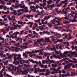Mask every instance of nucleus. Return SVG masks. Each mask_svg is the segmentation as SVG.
Masks as SVG:
<instances>
[{
    "label": "nucleus",
    "mask_w": 77,
    "mask_h": 77,
    "mask_svg": "<svg viewBox=\"0 0 77 77\" xmlns=\"http://www.w3.org/2000/svg\"><path fill=\"white\" fill-rule=\"evenodd\" d=\"M44 39L42 38L41 39H38L37 42H34V45H42V42H44Z\"/></svg>",
    "instance_id": "f257e3e1"
},
{
    "label": "nucleus",
    "mask_w": 77,
    "mask_h": 77,
    "mask_svg": "<svg viewBox=\"0 0 77 77\" xmlns=\"http://www.w3.org/2000/svg\"><path fill=\"white\" fill-rule=\"evenodd\" d=\"M27 71H30V69H27L26 70H25L24 72H23V70L21 69H19L17 70V72L19 73V75L21 74V72H22V74H25V75L27 74L28 73Z\"/></svg>",
    "instance_id": "f03ea898"
},
{
    "label": "nucleus",
    "mask_w": 77,
    "mask_h": 77,
    "mask_svg": "<svg viewBox=\"0 0 77 77\" xmlns=\"http://www.w3.org/2000/svg\"><path fill=\"white\" fill-rule=\"evenodd\" d=\"M21 3L22 4H19V7L20 8H24L25 12H29V10L27 7H26V6L24 4V2L22 1Z\"/></svg>",
    "instance_id": "7ed1b4c3"
},
{
    "label": "nucleus",
    "mask_w": 77,
    "mask_h": 77,
    "mask_svg": "<svg viewBox=\"0 0 77 77\" xmlns=\"http://www.w3.org/2000/svg\"><path fill=\"white\" fill-rule=\"evenodd\" d=\"M9 29H10V26H8L7 28V27L4 28L3 29H1V30L2 32H4L3 34L5 35L6 33H7L9 31Z\"/></svg>",
    "instance_id": "20e7f679"
},
{
    "label": "nucleus",
    "mask_w": 77,
    "mask_h": 77,
    "mask_svg": "<svg viewBox=\"0 0 77 77\" xmlns=\"http://www.w3.org/2000/svg\"><path fill=\"white\" fill-rule=\"evenodd\" d=\"M15 45L16 46H17V47H20L21 48V49H26V48H28V46H27V45H25V46H24V45H23V46H20V43H18L16 44H15Z\"/></svg>",
    "instance_id": "39448f33"
},
{
    "label": "nucleus",
    "mask_w": 77,
    "mask_h": 77,
    "mask_svg": "<svg viewBox=\"0 0 77 77\" xmlns=\"http://www.w3.org/2000/svg\"><path fill=\"white\" fill-rule=\"evenodd\" d=\"M15 2H16V5L14 6L15 8L16 9H18V8H19V5H20V4H19V1L17 0H15Z\"/></svg>",
    "instance_id": "423d86ee"
},
{
    "label": "nucleus",
    "mask_w": 77,
    "mask_h": 77,
    "mask_svg": "<svg viewBox=\"0 0 77 77\" xmlns=\"http://www.w3.org/2000/svg\"><path fill=\"white\" fill-rule=\"evenodd\" d=\"M71 36V34H68L65 37V39H67V40H69V39H71V38H72V37H70Z\"/></svg>",
    "instance_id": "0eeeda50"
},
{
    "label": "nucleus",
    "mask_w": 77,
    "mask_h": 77,
    "mask_svg": "<svg viewBox=\"0 0 77 77\" xmlns=\"http://www.w3.org/2000/svg\"><path fill=\"white\" fill-rule=\"evenodd\" d=\"M7 68L8 69V71H9L10 72H11L12 74H14V72L13 71V70L10 67H7Z\"/></svg>",
    "instance_id": "6e6552de"
},
{
    "label": "nucleus",
    "mask_w": 77,
    "mask_h": 77,
    "mask_svg": "<svg viewBox=\"0 0 77 77\" xmlns=\"http://www.w3.org/2000/svg\"><path fill=\"white\" fill-rule=\"evenodd\" d=\"M38 72H44L45 71V69H40L39 67L38 68Z\"/></svg>",
    "instance_id": "1a4fd4ad"
},
{
    "label": "nucleus",
    "mask_w": 77,
    "mask_h": 77,
    "mask_svg": "<svg viewBox=\"0 0 77 77\" xmlns=\"http://www.w3.org/2000/svg\"><path fill=\"white\" fill-rule=\"evenodd\" d=\"M16 41H18L19 40V42H23V38H21L20 37H18L17 39H16Z\"/></svg>",
    "instance_id": "9d476101"
},
{
    "label": "nucleus",
    "mask_w": 77,
    "mask_h": 77,
    "mask_svg": "<svg viewBox=\"0 0 77 77\" xmlns=\"http://www.w3.org/2000/svg\"><path fill=\"white\" fill-rule=\"evenodd\" d=\"M53 57L56 59H57V58L59 59H61L60 58V55H58L57 56H56L55 54H53Z\"/></svg>",
    "instance_id": "9b49d317"
},
{
    "label": "nucleus",
    "mask_w": 77,
    "mask_h": 77,
    "mask_svg": "<svg viewBox=\"0 0 77 77\" xmlns=\"http://www.w3.org/2000/svg\"><path fill=\"white\" fill-rule=\"evenodd\" d=\"M54 7H56V5L54 4H52V5H50V7H48V8L49 9L51 8L50 10H52Z\"/></svg>",
    "instance_id": "f8f14e48"
},
{
    "label": "nucleus",
    "mask_w": 77,
    "mask_h": 77,
    "mask_svg": "<svg viewBox=\"0 0 77 77\" xmlns=\"http://www.w3.org/2000/svg\"><path fill=\"white\" fill-rule=\"evenodd\" d=\"M17 55L16 54H13V57L14 58V60L15 61H16L17 60Z\"/></svg>",
    "instance_id": "ddd939ff"
},
{
    "label": "nucleus",
    "mask_w": 77,
    "mask_h": 77,
    "mask_svg": "<svg viewBox=\"0 0 77 77\" xmlns=\"http://www.w3.org/2000/svg\"><path fill=\"white\" fill-rule=\"evenodd\" d=\"M15 16H12L11 17V18L10 19V21H16V19H15Z\"/></svg>",
    "instance_id": "4468645a"
},
{
    "label": "nucleus",
    "mask_w": 77,
    "mask_h": 77,
    "mask_svg": "<svg viewBox=\"0 0 77 77\" xmlns=\"http://www.w3.org/2000/svg\"><path fill=\"white\" fill-rule=\"evenodd\" d=\"M17 60H21V59H23V58L21 57V55L20 54H18L17 55Z\"/></svg>",
    "instance_id": "2eb2a0df"
},
{
    "label": "nucleus",
    "mask_w": 77,
    "mask_h": 77,
    "mask_svg": "<svg viewBox=\"0 0 77 77\" xmlns=\"http://www.w3.org/2000/svg\"><path fill=\"white\" fill-rule=\"evenodd\" d=\"M28 43L27 42H26V43H25L23 44V45H28L29 44H30V43H32V40H28Z\"/></svg>",
    "instance_id": "dca6fc26"
},
{
    "label": "nucleus",
    "mask_w": 77,
    "mask_h": 77,
    "mask_svg": "<svg viewBox=\"0 0 77 77\" xmlns=\"http://www.w3.org/2000/svg\"><path fill=\"white\" fill-rule=\"evenodd\" d=\"M44 55L45 56H46V57H47V59H49V56H50V55L49 54L47 53L46 52H45L44 53Z\"/></svg>",
    "instance_id": "f3484780"
},
{
    "label": "nucleus",
    "mask_w": 77,
    "mask_h": 77,
    "mask_svg": "<svg viewBox=\"0 0 77 77\" xmlns=\"http://www.w3.org/2000/svg\"><path fill=\"white\" fill-rule=\"evenodd\" d=\"M60 23H58L57 24H54L53 25V26H56L55 27H54V29H57L58 28V27L57 26H58V25H60Z\"/></svg>",
    "instance_id": "a211bd4d"
},
{
    "label": "nucleus",
    "mask_w": 77,
    "mask_h": 77,
    "mask_svg": "<svg viewBox=\"0 0 77 77\" xmlns=\"http://www.w3.org/2000/svg\"><path fill=\"white\" fill-rule=\"evenodd\" d=\"M60 55L61 58H63V57H67L66 55L63 54H60Z\"/></svg>",
    "instance_id": "6ab92c4d"
},
{
    "label": "nucleus",
    "mask_w": 77,
    "mask_h": 77,
    "mask_svg": "<svg viewBox=\"0 0 77 77\" xmlns=\"http://www.w3.org/2000/svg\"><path fill=\"white\" fill-rule=\"evenodd\" d=\"M25 62L26 60H20V64H22V65H23V64Z\"/></svg>",
    "instance_id": "aec40b11"
},
{
    "label": "nucleus",
    "mask_w": 77,
    "mask_h": 77,
    "mask_svg": "<svg viewBox=\"0 0 77 77\" xmlns=\"http://www.w3.org/2000/svg\"><path fill=\"white\" fill-rule=\"evenodd\" d=\"M32 59L30 60L29 59L27 60L26 61H25V63H28V64H29V63H30V62H29V61H30L31 62H32Z\"/></svg>",
    "instance_id": "412c9836"
},
{
    "label": "nucleus",
    "mask_w": 77,
    "mask_h": 77,
    "mask_svg": "<svg viewBox=\"0 0 77 77\" xmlns=\"http://www.w3.org/2000/svg\"><path fill=\"white\" fill-rule=\"evenodd\" d=\"M27 24H28V25H30H30L29 26V27H31L32 26V25H33V22H29L27 23Z\"/></svg>",
    "instance_id": "4be33fe9"
},
{
    "label": "nucleus",
    "mask_w": 77,
    "mask_h": 77,
    "mask_svg": "<svg viewBox=\"0 0 77 77\" xmlns=\"http://www.w3.org/2000/svg\"><path fill=\"white\" fill-rule=\"evenodd\" d=\"M12 48H13L12 49H11V51H15V50L16 51H17V48H15V47L12 46Z\"/></svg>",
    "instance_id": "5701e85b"
},
{
    "label": "nucleus",
    "mask_w": 77,
    "mask_h": 77,
    "mask_svg": "<svg viewBox=\"0 0 77 77\" xmlns=\"http://www.w3.org/2000/svg\"><path fill=\"white\" fill-rule=\"evenodd\" d=\"M17 67H15V66H13L12 67V69L13 71L14 70V72H15L17 71Z\"/></svg>",
    "instance_id": "b1692460"
},
{
    "label": "nucleus",
    "mask_w": 77,
    "mask_h": 77,
    "mask_svg": "<svg viewBox=\"0 0 77 77\" xmlns=\"http://www.w3.org/2000/svg\"><path fill=\"white\" fill-rule=\"evenodd\" d=\"M48 61H49V63H50V64H51V63H54V60H51L50 59H48Z\"/></svg>",
    "instance_id": "393cba45"
},
{
    "label": "nucleus",
    "mask_w": 77,
    "mask_h": 77,
    "mask_svg": "<svg viewBox=\"0 0 77 77\" xmlns=\"http://www.w3.org/2000/svg\"><path fill=\"white\" fill-rule=\"evenodd\" d=\"M65 66L68 69H69V68L71 67V65H70V63L68 64L67 65H66Z\"/></svg>",
    "instance_id": "a878e982"
},
{
    "label": "nucleus",
    "mask_w": 77,
    "mask_h": 77,
    "mask_svg": "<svg viewBox=\"0 0 77 77\" xmlns=\"http://www.w3.org/2000/svg\"><path fill=\"white\" fill-rule=\"evenodd\" d=\"M31 61H32V63H36V65H38V64H39V62L37 61H35L32 60H31Z\"/></svg>",
    "instance_id": "bb28decb"
},
{
    "label": "nucleus",
    "mask_w": 77,
    "mask_h": 77,
    "mask_svg": "<svg viewBox=\"0 0 77 77\" xmlns=\"http://www.w3.org/2000/svg\"><path fill=\"white\" fill-rule=\"evenodd\" d=\"M46 18H47V16H45L44 19H42V24H44V21H45V20H46Z\"/></svg>",
    "instance_id": "cd10ccee"
},
{
    "label": "nucleus",
    "mask_w": 77,
    "mask_h": 77,
    "mask_svg": "<svg viewBox=\"0 0 77 77\" xmlns=\"http://www.w3.org/2000/svg\"><path fill=\"white\" fill-rule=\"evenodd\" d=\"M52 2H53V0H49V1H47V3L48 5H51L52 3Z\"/></svg>",
    "instance_id": "c85d7f7f"
},
{
    "label": "nucleus",
    "mask_w": 77,
    "mask_h": 77,
    "mask_svg": "<svg viewBox=\"0 0 77 77\" xmlns=\"http://www.w3.org/2000/svg\"><path fill=\"white\" fill-rule=\"evenodd\" d=\"M12 0H10L9 1H8V2L7 3V5H11L12 4Z\"/></svg>",
    "instance_id": "c756f323"
},
{
    "label": "nucleus",
    "mask_w": 77,
    "mask_h": 77,
    "mask_svg": "<svg viewBox=\"0 0 77 77\" xmlns=\"http://www.w3.org/2000/svg\"><path fill=\"white\" fill-rule=\"evenodd\" d=\"M40 51L39 50H36L34 51H32V53H39Z\"/></svg>",
    "instance_id": "7c9ffc66"
},
{
    "label": "nucleus",
    "mask_w": 77,
    "mask_h": 77,
    "mask_svg": "<svg viewBox=\"0 0 77 77\" xmlns=\"http://www.w3.org/2000/svg\"><path fill=\"white\" fill-rule=\"evenodd\" d=\"M55 19H57V20H58V21H57V23H60V20H61V19L60 18L58 17L57 18V17H55Z\"/></svg>",
    "instance_id": "2f4dec72"
},
{
    "label": "nucleus",
    "mask_w": 77,
    "mask_h": 77,
    "mask_svg": "<svg viewBox=\"0 0 77 77\" xmlns=\"http://www.w3.org/2000/svg\"><path fill=\"white\" fill-rule=\"evenodd\" d=\"M41 19L40 18H39L37 20H34V22L35 23H41Z\"/></svg>",
    "instance_id": "473e14b6"
},
{
    "label": "nucleus",
    "mask_w": 77,
    "mask_h": 77,
    "mask_svg": "<svg viewBox=\"0 0 77 77\" xmlns=\"http://www.w3.org/2000/svg\"><path fill=\"white\" fill-rule=\"evenodd\" d=\"M54 22L57 23V20H56L55 19H54L51 22L52 23L54 24H55V23Z\"/></svg>",
    "instance_id": "72a5a7b5"
},
{
    "label": "nucleus",
    "mask_w": 77,
    "mask_h": 77,
    "mask_svg": "<svg viewBox=\"0 0 77 77\" xmlns=\"http://www.w3.org/2000/svg\"><path fill=\"white\" fill-rule=\"evenodd\" d=\"M35 8V7L34 6L31 5L30 6V8L31 9V11H33V9H34Z\"/></svg>",
    "instance_id": "f704fd0d"
},
{
    "label": "nucleus",
    "mask_w": 77,
    "mask_h": 77,
    "mask_svg": "<svg viewBox=\"0 0 77 77\" xmlns=\"http://www.w3.org/2000/svg\"><path fill=\"white\" fill-rule=\"evenodd\" d=\"M3 9L5 11H6V9H7V10H9V8H7L6 6L4 5L3 6Z\"/></svg>",
    "instance_id": "c9c22d12"
},
{
    "label": "nucleus",
    "mask_w": 77,
    "mask_h": 77,
    "mask_svg": "<svg viewBox=\"0 0 77 77\" xmlns=\"http://www.w3.org/2000/svg\"><path fill=\"white\" fill-rule=\"evenodd\" d=\"M34 73H35V74H37L38 72V69H37V68H35L34 69Z\"/></svg>",
    "instance_id": "e433bc0d"
},
{
    "label": "nucleus",
    "mask_w": 77,
    "mask_h": 77,
    "mask_svg": "<svg viewBox=\"0 0 77 77\" xmlns=\"http://www.w3.org/2000/svg\"><path fill=\"white\" fill-rule=\"evenodd\" d=\"M45 42H50V38H45Z\"/></svg>",
    "instance_id": "4c0bfd02"
},
{
    "label": "nucleus",
    "mask_w": 77,
    "mask_h": 77,
    "mask_svg": "<svg viewBox=\"0 0 77 77\" xmlns=\"http://www.w3.org/2000/svg\"><path fill=\"white\" fill-rule=\"evenodd\" d=\"M48 27H51L53 26V25L52 24V23H51V22L50 23H48Z\"/></svg>",
    "instance_id": "58836bf2"
},
{
    "label": "nucleus",
    "mask_w": 77,
    "mask_h": 77,
    "mask_svg": "<svg viewBox=\"0 0 77 77\" xmlns=\"http://www.w3.org/2000/svg\"><path fill=\"white\" fill-rule=\"evenodd\" d=\"M4 2L5 0H3L1 2H0V3L2 4V5H5L6 4L5 3V2Z\"/></svg>",
    "instance_id": "ea45409f"
},
{
    "label": "nucleus",
    "mask_w": 77,
    "mask_h": 77,
    "mask_svg": "<svg viewBox=\"0 0 77 77\" xmlns=\"http://www.w3.org/2000/svg\"><path fill=\"white\" fill-rule=\"evenodd\" d=\"M39 28L41 31L42 30L44 29V27L43 26H39Z\"/></svg>",
    "instance_id": "a19ab883"
},
{
    "label": "nucleus",
    "mask_w": 77,
    "mask_h": 77,
    "mask_svg": "<svg viewBox=\"0 0 77 77\" xmlns=\"http://www.w3.org/2000/svg\"><path fill=\"white\" fill-rule=\"evenodd\" d=\"M8 59H11L12 57H13V54L11 55H10L8 57Z\"/></svg>",
    "instance_id": "79ce46f5"
},
{
    "label": "nucleus",
    "mask_w": 77,
    "mask_h": 77,
    "mask_svg": "<svg viewBox=\"0 0 77 77\" xmlns=\"http://www.w3.org/2000/svg\"><path fill=\"white\" fill-rule=\"evenodd\" d=\"M0 77H3V72L0 71Z\"/></svg>",
    "instance_id": "37998d69"
},
{
    "label": "nucleus",
    "mask_w": 77,
    "mask_h": 77,
    "mask_svg": "<svg viewBox=\"0 0 77 77\" xmlns=\"http://www.w3.org/2000/svg\"><path fill=\"white\" fill-rule=\"evenodd\" d=\"M25 53H27V54H30L32 53V51H30V52L26 51Z\"/></svg>",
    "instance_id": "c03bdc74"
},
{
    "label": "nucleus",
    "mask_w": 77,
    "mask_h": 77,
    "mask_svg": "<svg viewBox=\"0 0 77 77\" xmlns=\"http://www.w3.org/2000/svg\"><path fill=\"white\" fill-rule=\"evenodd\" d=\"M2 68L3 69L2 70V72L3 71H5V66H2Z\"/></svg>",
    "instance_id": "a18cd8bd"
},
{
    "label": "nucleus",
    "mask_w": 77,
    "mask_h": 77,
    "mask_svg": "<svg viewBox=\"0 0 77 77\" xmlns=\"http://www.w3.org/2000/svg\"><path fill=\"white\" fill-rule=\"evenodd\" d=\"M50 72H47L45 74V75L46 76H47V75H50Z\"/></svg>",
    "instance_id": "49530a36"
},
{
    "label": "nucleus",
    "mask_w": 77,
    "mask_h": 77,
    "mask_svg": "<svg viewBox=\"0 0 77 77\" xmlns=\"http://www.w3.org/2000/svg\"><path fill=\"white\" fill-rule=\"evenodd\" d=\"M12 14H13L14 15H16V14H17V11L15 10L12 13Z\"/></svg>",
    "instance_id": "de8ad7c7"
},
{
    "label": "nucleus",
    "mask_w": 77,
    "mask_h": 77,
    "mask_svg": "<svg viewBox=\"0 0 77 77\" xmlns=\"http://www.w3.org/2000/svg\"><path fill=\"white\" fill-rule=\"evenodd\" d=\"M20 33L19 32H16L15 33L13 34V35H18L20 34Z\"/></svg>",
    "instance_id": "09e8293b"
},
{
    "label": "nucleus",
    "mask_w": 77,
    "mask_h": 77,
    "mask_svg": "<svg viewBox=\"0 0 77 77\" xmlns=\"http://www.w3.org/2000/svg\"><path fill=\"white\" fill-rule=\"evenodd\" d=\"M0 26H3V25H5V22H0Z\"/></svg>",
    "instance_id": "8fccbe9b"
},
{
    "label": "nucleus",
    "mask_w": 77,
    "mask_h": 77,
    "mask_svg": "<svg viewBox=\"0 0 77 77\" xmlns=\"http://www.w3.org/2000/svg\"><path fill=\"white\" fill-rule=\"evenodd\" d=\"M69 75H70V74L69 72H67V74H66L65 75V76L66 77H67V76H69Z\"/></svg>",
    "instance_id": "3c124183"
},
{
    "label": "nucleus",
    "mask_w": 77,
    "mask_h": 77,
    "mask_svg": "<svg viewBox=\"0 0 77 77\" xmlns=\"http://www.w3.org/2000/svg\"><path fill=\"white\" fill-rule=\"evenodd\" d=\"M14 29H17V25H14Z\"/></svg>",
    "instance_id": "603ef678"
},
{
    "label": "nucleus",
    "mask_w": 77,
    "mask_h": 77,
    "mask_svg": "<svg viewBox=\"0 0 77 77\" xmlns=\"http://www.w3.org/2000/svg\"><path fill=\"white\" fill-rule=\"evenodd\" d=\"M6 71V72L7 71V69L5 70V71L4 72V75H5V77H6V73H7Z\"/></svg>",
    "instance_id": "864d4df0"
},
{
    "label": "nucleus",
    "mask_w": 77,
    "mask_h": 77,
    "mask_svg": "<svg viewBox=\"0 0 77 77\" xmlns=\"http://www.w3.org/2000/svg\"><path fill=\"white\" fill-rule=\"evenodd\" d=\"M73 54H74L75 56V57H76L77 58V53H76L74 51L73 52Z\"/></svg>",
    "instance_id": "5fc2aeb1"
},
{
    "label": "nucleus",
    "mask_w": 77,
    "mask_h": 77,
    "mask_svg": "<svg viewBox=\"0 0 77 77\" xmlns=\"http://www.w3.org/2000/svg\"><path fill=\"white\" fill-rule=\"evenodd\" d=\"M75 8L74 7H71V9H70L71 12H72L73 11H74Z\"/></svg>",
    "instance_id": "6e6d98bb"
},
{
    "label": "nucleus",
    "mask_w": 77,
    "mask_h": 77,
    "mask_svg": "<svg viewBox=\"0 0 77 77\" xmlns=\"http://www.w3.org/2000/svg\"><path fill=\"white\" fill-rule=\"evenodd\" d=\"M34 27H37L38 26V24L36 23H34Z\"/></svg>",
    "instance_id": "4d7b16f0"
},
{
    "label": "nucleus",
    "mask_w": 77,
    "mask_h": 77,
    "mask_svg": "<svg viewBox=\"0 0 77 77\" xmlns=\"http://www.w3.org/2000/svg\"><path fill=\"white\" fill-rule=\"evenodd\" d=\"M15 64V65H18V64H20V62L18 61H17Z\"/></svg>",
    "instance_id": "13d9d810"
},
{
    "label": "nucleus",
    "mask_w": 77,
    "mask_h": 77,
    "mask_svg": "<svg viewBox=\"0 0 77 77\" xmlns=\"http://www.w3.org/2000/svg\"><path fill=\"white\" fill-rule=\"evenodd\" d=\"M26 18H28V19H30V15H27L26 16Z\"/></svg>",
    "instance_id": "bf43d9fd"
},
{
    "label": "nucleus",
    "mask_w": 77,
    "mask_h": 77,
    "mask_svg": "<svg viewBox=\"0 0 77 77\" xmlns=\"http://www.w3.org/2000/svg\"><path fill=\"white\" fill-rule=\"evenodd\" d=\"M56 55H57L58 54H59V51H55V52Z\"/></svg>",
    "instance_id": "052dcab7"
},
{
    "label": "nucleus",
    "mask_w": 77,
    "mask_h": 77,
    "mask_svg": "<svg viewBox=\"0 0 77 77\" xmlns=\"http://www.w3.org/2000/svg\"><path fill=\"white\" fill-rule=\"evenodd\" d=\"M39 66H40L41 68H44V65L43 64H42Z\"/></svg>",
    "instance_id": "680f3d73"
},
{
    "label": "nucleus",
    "mask_w": 77,
    "mask_h": 77,
    "mask_svg": "<svg viewBox=\"0 0 77 77\" xmlns=\"http://www.w3.org/2000/svg\"><path fill=\"white\" fill-rule=\"evenodd\" d=\"M50 17H51V15H49V16H48V17H47V16H46V19L47 20H48V19H50Z\"/></svg>",
    "instance_id": "e2e57ef3"
},
{
    "label": "nucleus",
    "mask_w": 77,
    "mask_h": 77,
    "mask_svg": "<svg viewBox=\"0 0 77 77\" xmlns=\"http://www.w3.org/2000/svg\"><path fill=\"white\" fill-rule=\"evenodd\" d=\"M10 29L11 30H15L14 29V27H13L12 26H11V27H10Z\"/></svg>",
    "instance_id": "0e129e2a"
},
{
    "label": "nucleus",
    "mask_w": 77,
    "mask_h": 77,
    "mask_svg": "<svg viewBox=\"0 0 77 77\" xmlns=\"http://www.w3.org/2000/svg\"><path fill=\"white\" fill-rule=\"evenodd\" d=\"M64 24H69V22L66 21L64 22Z\"/></svg>",
    "instance_id": "69168bd1"
},
{
    "label": "nucleus",
    "mask_w": 77,
    "mask_h": 77,
    "mask_svg": "<svg viewBox=\"0 0 77 77\" xmlns=\"http://www.w3.org/2000/svg\"><path fill=\"white\" fill-rule=\"evenodd\" d=\"M23 12H20L18 13L17 15H22L23 14Z\"/></svg>",
    "instance_id": "338daca9"
},
{
    "label": "nucleus",
    "mask_w": 77,
    "mask_h": 77,
    "mask_svg": "<svg viewBox=\"0 0 77 77\" xmlns=\"http://www.w3.org/2000/svg\"><path fill=\"white\" fill-rule=\"evenodd\" d=\"M76 22V19L73 18V19H72V22Z\"/></svg>",
    "instance_id": "774afa93"
}]
</instances>
